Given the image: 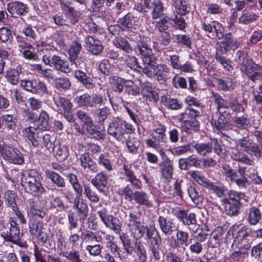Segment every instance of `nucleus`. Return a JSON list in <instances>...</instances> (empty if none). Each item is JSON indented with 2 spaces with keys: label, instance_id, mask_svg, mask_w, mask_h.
Wrapping results in <instances>:
<instances>
[{
  "label": "nucleus",
  "instance_id": "f257e3e1",
  "mask_svg": "<svg viewBox=\"0 0 262 262\" xmlns=\"http://www.w3.org/2000/svg\"><path fill=\"white\" fill-rule=\"evenodd\" d=\"M43 53L42 61L45 65L49 66L55 70L64 74H69L73 71L69 62L61 57L56 55L55 48L49 45H45L42 49Z\"/></svg>",
  "mask_w": 262,
  "mask_h": 262
},
{
  "label": "nucleus",
  "instance_id": "f03ea898",
  "mask_svg": "<svg viewBox=\"0 0 262 262\" xmlns=\"http://www.w3.org/2000/svg\"><path fill=\"white\" fill-rule=\"evenodd\" d=\"M39 125L38 128L29 126L23 130V135L31 143L32 145L36 147L38 146L40 141L41 136L39 130H49L51 127L49 122V117L48 113L44 111L40 112L38 118Z\"/></svg>",
  "mask_w": 262,
  "mask_h": 262
},
{
  "label": "nucleus",
  "instance_id": "7ed1b4c3",
  "mask_svg": "<svg viewBox=\"0 0 262 262\" xmlns=\"http://www.w3.org/2000/svg\"><path fill=\"white\" fill-rule=\"evenodd\" d=\"M22 186L31 193L42 194L45 191L39 174L34 170H25L20 172Z\"/></svg>",
  "mask_w": 262,
  "mask_h": 262
},
{
  "label": "nucleus",
  "instance_id": "20e7f679",
  "mask_svg": "<svg viewBox=\"0 0 262 262\" xmlns=\"http://www.w3.org/2000/svg\"><path fill=\"white\" fill-rule=\"evenodd\" d=\"M235 58L243 73L248 76L253 81L258 78L260 76V67L254 63L247 53L244 51H238L236 54Z\"/></svg>",
  "mask_w": 262,
  "mask_h": 262
},
{
  "label": "nucleus",
  "instance_id": "39448f33",
  "mask_svg": "<svg viewBox=\"0 0 262 262\" xmlns=\"http://www.w3.org/2000/svg\"><path fill=\"white\" fill-rule=\"evenodd\" d=\"M127 225L129 232L135 239H140L145 233V226L141 225L139 214L136 211L129 212Z\"/></svg>",
  "mask_w": 262,
  "mask_h": 262
},
{
  "label": "nucleus",
  "instance_id": "423d86ee",
  "mask_svg": "<svg viewBox=\"0 0 262 262\" xmlns=\"http://www.w3.org/2000/svg\"><path fill=\"white\" fill-rule=\"evenodd\" d=\"M10 226L8 229L5 227L4 221H1L0 224L3 226L4 229H0L1 236L6 241L17 244L20 238V230L18 225L12 218L9 221Z\"/></svg>",
  "mask_w": 262,
  "mask_h": 262
},
{
  "label": "nucleus",
  "instance_id": "0eeeda50",
  "mask_svg": "<svg viewBox=\"0 0 262 262\" xmlns=\"http://www.w3.org/2000/svg\"><path fill=\"white\" fill-rule=\"evenodd\" d=\"M236 232V236L234 238L233 244L235 245L240 248L248 249L250 247L248 242L247 237L248 233L246 228L245 227H242L239 228L238 225H233L227 234L228 237L234 236Z\"/></svg>",
  "mask_w": 262,
  "mask_h": 262
},
{
  "label": "nucleus",
  "instance_id": "6e6552de",
  "mask_svg": "<svg viewBox=\"0 0 262 262\" xmlns=\"http://www.w3.org/2000/svg\"><path fill=\"white\" fill-rule=\"evenodd\" d=\"M0 151L4 159L11 163L20 165L24 163L23 155L16 148L4 144L0 147Z\"/></svg>",
  "mask_w": 262,
  "mask_h": 262
},
{
  "label": "nucleus",
  "instance_id": "1a4fd4ad",
  "mask_svg": "<svg viewBox=\"0 0 262 262\" xmlns=\"http://www.w3.org/2000/svg\"><path fill=\"white\" fill-rule=\"evenodd\" d=\"M166 127L160 124L157 128L153 129L151 134L152 139H148L145 141L147 147L159 149L167 141L165 134Z\"/></svg>",
  "mask_w": 262,
  "mask_h": 262
},
{
  "label": "nucleus",
  "instance_id": "9d476101",
  "mask_svg": "<svg viewBox=\"0 0 262 262\" xmlns=\"http://www.w3.org/2000/svg\"><path fill=\"white\" fill-rule=\"evenodd\" d=\"M74 101L79 105L86 107H95L103 103V97L101 95L85 93L74 98Z\"/></svg>",
  "mask_w": 262,
  "mask_h": 262
},
{
  "label": "nucleus",
  "instance_id": "9b49d317",
  "mask_svg": "<svg viewBox=\"0 0 262 262\" xmlns=\"http://www.w3.org/2000/svg\"><path fill=\"white\" fill-rule=\"evenodd\" d=\"M54 102L58 111L63 115L67 121L70 123L74 122L75 120L71 113L73 104L71 101L68 98L59 97L54 98Z\"/></svg>",
  "mask_w": 262,
  "mask_h": 262
},
{
  "label": "nucleus",
  "instance_id": "f8f14e48",
  "mask_svg": "<svg viewBox=\"0 0 262 262\" xmlns=\"http://www.w3.org/2000/svg\"><path fill=\"white\" fill-rule=\"evenodd\" d=\"M172 213L179 221L184 225L190 226L196 224V215L193 212H189L188 210L180 207H175L172 209Z\"/></svg>",
  "mask_w": 262,
  "mask_h": 262
},
{
  "label": "nucleus",
  "instance_id": "ddd939ff",
  "mask_svg": "<svg viewBox=\"0 0 262 262\" xmlns=\"http://www.w3.org/2000/svg\"><path fill=\"white\" fill-rule=\"evenodd\" d=\"M126 130L123 127V121L119 118L109 123L107 128V134L118 141H123Z\"/></svg>",
  "mask_w": 262,
  "mask_h": 262
},
{
  "label": "nucleus",
  "instance_id": "4468645a",
  "mask_svg": "<svg viewBox=\"0 0 262 262\" xmlns=\"http://www.w3.org/2000/svg\"><path fill=\"white\" fill-rule=\"evenodd\" d=\"M82 49L81 43L77 41H75L70 46L68 49L69 60L71 66L76 68H80L83 64L82 59L79 57L78 56Z\"/></svg>",
  "mask_w": 262,
  "mask_h": 262
},
{
  "label": "nucleus",
  "instance_id": "2eb2a0df",
  "mask_svg": "<svg viewBox=\"0 0 262 262\" xmlns=\"http://www.w3.org/2000/svg\"><path fill=\"white\" fill-rule=\"evenodd\" d=\"M237 145L243 148L245 152L249 154L251 157H255L259 158L261 157V151L258 145L253 143L246 137L239 139Z\"/></svg>",
  "mask_w": 262,
  "mask_h": 262
},
{
  "label": "nucleus",
  "instance_id": "dca6fc26",
  "mask_svg": "<svg viewBox=\"0 0 262 262\" xmlns=\"http://www.w3.org/2000/svg\"><path fill=\"white\" fill-rule=\"evenodd\" d=\"M222 38L223 40L220 42L217 48L218 52H221V53L226 54L232 48L233 49L237 48L239 45V43L232 36L231 33L224 35V37Z\"/></svg>",
  "mask_w": 262,
  "mask_h": 262
},
{
  "label": "nucleus",
  "instance_id": "f3484780",
  "mask_svg": "<svg viewBox=\"0 0 262 262\" xmlns=\"http://www.w3.org/2000/svg\"><path fill=\"white\" fill-rule=\"evenodd\" d=\"M139 23V17L134 12H128L118 20V23L123 27V30L135 29L138 26Z\"/></svg>",
  "mask_w": 262,
  "mask_h": 262
},
{
  "label": "nucleus",
  "instance_id": "a211bd4d",
  "mask_svg": "<svg viewBox=\"0 0 262 262\" xmlns=\"http://www.w3.org/2000/svg\"><path fill=\"white\" fill-rule=\"evenodd\" d=\"M228 119L220 111H217L212 115L210 123L214 130L219 133L227 126Z\"/></svg>",
  "mask_w": 262,
  "mask_h": 262
},
{
  "label": "nucleus",
  "instance_id": "6ab92c4d",
  "mask_svg": "<svg viewBox=\"0 0 262 262\" xmlns=\"http://www.w3.org/2000/svg\"><path fill=\"white\" fill-rule=\"evenodd\" d=\"M79 161L84 172L95 173L98 171L96 163L90 157L88 153L82 154L79 159Z\"/></svg>",
  "mask_w": 262,
  "mask_h": 262
},
{
  "label": "nucleus",
  "instance_id": "aec40b11",
  "mask_svg": "<svg viewBox=\"0 0 262 262\" xmlns=\"http://www.w3.org/2000/svg\"><path fill=\"white\" fill-rule=\"evenodd\" d=\"M161 243V238L158 232L152 241L149 242V248L151 251L153 257L156 260H159L164 254V250H162L160 245Z\"/></svg>",
  "mask_w": 262,
  "mask_h": 262
},
{
  "label": "nucleus",
  "instance_id": "412c9836",
  "mask_svg": "<svg viewBox=\"0 0 262 262\" xmlns=\"http://www.w3.org/2000/svg\"><path fill=\"white\" fill-rule=\"evenodd\" d=\"M158 223L160 229L165 235H169L174 231L175 224L170 217L159 215Z\"/></svg>",
  "mask_w": 262,
  "mask_h": 262
},
{
  "label": "nucleus",
  "instance_id": "4be33fe9",
  "mask_svg": "<svg viewBox=\"0 0 262 262\" xmlns=\"http://www.w3.org/2000/svg\"><path fill=\"white\" fill-rule=\"evenodd\" d=\"M108 177L104 171L98 173L92 179V184L100 192H105V188L107 185Z\"/></svg>",
  "mask_w": 262,
  "mask_h": 262
},
{
  "label": "nucleus",
  "instance_id": "5701e85b",
  "mask_svg": "<svg viewBox=\"0 0 262 262\" xmlns=\"http://www.w3.org/2000/svg\"><path fill=\"white\" fill-rule=\"evenodd\" d=\"M73 207L77 210L80 219L84 220L88 215L89 208L85 200L78 195L74 199Z\"/></svg>",
  "mask_w": 262,
  "mask_h": 262
},
{
  "label": "nucleus",
  "instance_id": "b1692460",
  "mask_svg": "<svg viewBox=\"0 0 262 262\" xmlns=\"http://www.w3.org/2000/svg\"><path fill=\"white\" fill-rule=\"evenodd\" d=\"M22 73V67L18 65L15 68H10L6 72L5 78L9 83L15 85L19 82Z\"/></svg>",
  "mask_w": 262,
  "mask_h": 262
},
{
  "label": "nucleus",
  "instance_id": "393cba45",
  "mask_svg": "<svg viewBox=\"0 0 262 262\" xmlns=\"http://www.w3.org/2000/svg\"><path fill=\"white\" fill-rule=\"evenodd\" d=\"M133 200L139 205L150 208L152 206V201L150 195L143 190H137L134 192Z\"/></svg>",
  "mask_w": 262,
  "mask_h": 262
},
{
  "label": "nucleus",
  "instance_id": "a878e982",
  "mask_svg": "<svg viewBox=\"0 0 262 262\" xmlns=\"http://www.w3.org/2000/svg\"><path fill=\"white\" fill-rule=\"evenodd\" d=\"M135 51L137 54L142 56L144 63L152 62V50L147 43L143 42L138 43L135 48Z\"/></svg>",
  "mask_w": 262,
  "mask_h": 262
},
{
  "label": "nucleus",
  "instance_id": "bb28decb",
  "mask_svg": "<svg viewBox=\"0 0 262 262\" xmlns=\"http://www.w3.org/2000/svg\"><path fill=\"white\" fill-rule=\"evenodd\" d=\"M85 42L87 49L94 55H98L103 49L101 41L91 36L85 37Z\"/></svg>",
  "mask_w": 262,
  "mask_h": 262
},
{
  "label": "nucleus",
  "instance_id": "cd10ccee",
  "mask_svg": "<svg viewBox=\"0 0 262 262\" xmlns=\"http://www.w3.org/2000/svg\"><path fill=\"white\" fill-rule=\"evenodd\" d=\"M216 81L219 89L225 92L232 91L236 83L235 79L232 77L219 78Z\"/></svg>",
  "mask_w": 262,
  "mask_h": 262
},
{
  "label": "nucleus",
  "instance_id": "c85d7f7f",
  "mask_svg": "<svg viewBox=\"0 0 262 262\" xmlns=\"http://www.w3.org/2000/svg\"><path fill=\"white\" fill-rule=\"evenodd\" d=\"M169 72V68L165 64L161 63L155 66L154 75L157 77L158 81L161 84L166 82L167 78V74Z\"/></svg>",
  "mask_w": 262,
  "mask_h": 262
},
{
  "label": "nucleus",
  "instance_id": "c756f323",
  "mask_svg": "<svg viewBox=\"0 0 262 262\" xmlns=\"http://www.w3.org/2000/svg\"><path fill=\"white\" fill-rule=\"evenodd\" d=\"M179 167L182 170H187L191 167H199L200 160L194 155L186 158H181L179 161Z\"/></svg>",
  "mask_w": 262,
  "mask_h": 262
},
{
  "label": "nucleus",
  "instance_id": "7c9ffc66",
  "mask_svg": "<svg viewBox=\"0 0 262 262\" xmlns=\"http://www.w3.org/2000/svg\"><path fill=\"white\" fill-rule=\"evenodd\" d=\"M8 11L12 15H22L26 12V6L22 3L13 2L8 4Z\"/></svg>",
  "mask_w": 262,
  "mask_h": 262
},
{
  "label": "nucleus",
  "instance_id": "2f4dec72",
  "mask_svg": "<svg viewBox=\"0 0 262 262\" xmlns=\"http://www.w3.org/2000/svg\"><path fill=\"white\" fill-rule=\"evenodd\" d=\"M76 116L83 123V128L86 130L87 133H93V130L92 127H93V121L86 113L85 112L78 110L76 112Z\"/></svg>",
  "mask_w": 262,
  "mask_h": 262
},
{
  "label": "nucleus",
  "instance_id": "473e14b6",
  "mask_svg": "<svg viewBox=\"0 0 262 262\" xmlns=\"http://www.w3.org/2000/svg\"><path fill=\"white\" fill-rule=\"evenodd\" d=\"M54 152L55 156L57 160L59 161H63L69 156V149L67 145L61 143L56 144L54 147V150H52Z\"/></svg>",
  "mask_w": 262,
  "mask_h": 262
},
{
  "label": "nucleus",
  "instance_id": "72a5a7b5",
  "mask_svg": "<svg viewBox=\"0 0 262 262\" xmlns=\"http://www.w3.org/2000/svg\"><path fill=\"white\" fill-rule=\"evenodd\" d=\"M33 70L41 77L48 80H54L56 76L54 75L53 71L51 69H45L40 64L32 65Z\"/></svg>",
  "mask_w": 262,
  "mask_h": 262
},
{
  "label": "nucleus",
  "instance_id": "f704fd0d",
  "mask_svg": "<svg viewBox=\"0 0 262 262\" xmlns=\"http://www.w3.org/2000/svg\"><path fill=\"white\" fill-rule=\"evenodd\" d=\"M229 107L236 113L243 112L247 105L244 100L239 102L237 98L232 94L229 96Z\"/></svg>",
  "mask_w": 262,
  "mask_h": 262
},
{
  "label": "nucleus",
  "instance_id": "c9c22d12",
  "mask_svg": "<svg viewBox=\"0 0 262 262\" xmlns=\"http://www.w3.org/2000/svg\"><path fill=\"white\" fill-rule=\"evenodd\" d=\"M191 146L195 149L198 154L203 157L211 152V144L209 142L205 143L192 142Z\"/></svg>",
  "mask_w": 262,
  "mask_h": 262
},
{
  "label": "nucleus",
  "instance_id": "e433bc0d",
  "mask_svg": "<svg viewBox=\"0 0 262 262\" xmlns=\"http://www.w3.org/2000/svg\"><path fill=\"white\" fill-rule=\"evenodd\" d=\"M231 158L236 161L249 165L253 166L255 164L254 161L244 154V152L237 149L234 150L231 154Z\"/></svg>",
  "mask_w": 262,
  "mask_h": 262
},
{
  "label": "nucleus",
  "instance_id": "4c0bfd02",
  "mask_svg": "<svg viewBox=\"0 0 262 262\" xmlns=\"http://www.w3.org/2000/svg\"><path fill=\"white\" fill-rule=\"evenodd\" d=\"M174 7L177 14L185 15L190 11L188 0H174Z\"/></svg>",
  "mask_w": 262,
  "mask_h": 262
},
{
  "label": "nucleus",
  "instance_id": "58836bf2",
  "mask_svg": "<svg viewBox=\"0 0 262 262\" xmlns=\"http://www.w3.org/2000/svg\"><path fill=\"white\" fill-rule=\"evenodd\" d=\"M224 233L223 229L218 227L216 228L212 232V235L210 237L208 246L212 248H217L220 246L221 237Z\"/></svg>",
  "mask_w": 262,
  "mask_h": 262
},
{
  "label": "nucleus",
  "instance_id": "ea45409f",
  "mask_svg": "<svg viewBox=\"0 0 262 262\" xmlns=\"http://www.w3.org/2000/svg\"><path fill=\"white\" fill-rule=\"evenodd\" d=\"M205 188L211 190L220 198L223 197L226 190V187L220 182L212 183L210 180Z\"/></svg>",
  "mask_w": 262,
  "mask_h": 262
},
{
  "label": "nucleus",
  "instance_id": "a19ab883",
  "mask_svg": "<svg viewBox=\"0 0 262 262\" xmlns=\"http://www.w3.org/2000/svg\"><path fill=\"white\" fill-rule=\"evenodd\" d=\"M126 80L117 76L110 78V82L111 89L117 93H121L123 91L124 84Z\"/></svg>",
  "mask_w": 262,
  "mask_h": 262
},
{
  "label": "nucleus",
  "instance_id": "79ce46f5",
  "mask_svg": "<svg viewBox=\"0 0 262 262\" xmlns=\"http://www.w3.org/2000/svg\"><path fill=\"white\" fill-rule=\"evenodd\" d=\"M55 88L60 92H65L70 89L71 82L67 77L55 78L54 80Z\"/></svg>",
  "mask_w": 262,
  "mask_h": 262
},
{
  "label": "nucleus",
  "instance_id": "37998d69",
  "mask_svg": "<svg viewBox=\"0 0 262 262\" xmlns=\"http://www.w3.org/2000/svg\"><path fill=\"white\" fill-rule=\"evenodd\" d=\"M151 17L153 19H157L164 15V7L160 0H154L151 3Z\"/></svg>",
  "mask_w": 262,
  "mask_h": 262
},
{
  "label": "nucleus",
  "instance_id": "c03bdc74",
  "mask_svg": "<svg viewBox=\"0 0 262 262\" xmlns=\"http://www.w3.org/2000/svg\"><path fill=\"white\" fill-rule=\"evenodd\" d=\"M45 174L46 177L50 179L57 187H63L65 186L64 179L58 173L53 171L47 169L45 171Z\"/></svg>",
  "mask_w": 262,
  "mask_h": 262
},
{
  "label": "nucleus",
  "instance_id": "a18cd8bd",
  "mask_svg": "<svg viewBox=\"0 0 262 262\" xmlns=\"http://www.w3.org/2000/svg\"><path fill=\"white\" fill-rule=\"evenodd\" d=\"M226 205L225 210L226 213L230 216H237L239 213L240 203H232L227 199L224 200Z\"/></svg>",
  "mask_w": 262,
  "mask_h": 262
},
{
  "label": "nucleus",
  "instance_id": "49530a36",
  "mask_svg": "<svg viewBox=\"0 0 262 262\" xmlns=\"http://www.w3.org/2000/svg\"><path fill=\"white\" fill-rule=\"evenodd\" d=\"M114 46L129 53L133 51V48L129 42L124 37L120 36L116 37L113 40Z\"/></svg>",
  "mask_w": 262,
  "mask_h": 262
},
{
  "label": "nucleus",
  "instance_id": "de8ad7c7",
  "mask_svg": "<svg viewBox=\"0 0 262 262\" xmlns=\"http://www.w3.org/2000/svg\"><path fill=\"white\" fill-rule=\"evenodd\" d=\"M257 18L258 16L255 14L248 10H244L242 11L238 21L240 24L248 25L255 21Z\"/></svg>",
  "mask_w": 262,
  "mask_h": 262
},
{
  "label": "nucleus",
  "instance_id": "09e8293b",
  "mask_svg": "<svg viewBox=\"0 0 262 262\" xmlns=\"http://www.w3.org/2000/svg\"><path fill=\"white\" fill-rule=\"evenodd\" d=\"M188 174L190 176V178L193 180L197 182L199 184L202 185L204 187H206L207 183L209 181V180L207 179L204 175V174L200 171L194 170L189 171Z\"/></svg>",
  "mask_w": 262,
  "mask_h": 262
},
{
  "label": "nucleus",
  "instance_id": "8fccbe9b",
  "mask_svg": "<svg viewBox=\"0 0 262 262\" xmlns=\"http://www.w3.org/2000/svg\"><path fill=\"white\" fill-rule=\"evenodd\" d=\"M136 239L135 246L137 250V254L138 256V262H146L147 255L146 250L144 245V244L140 241H138Z\"/></svg>",
  "mask_w": 262,
  "mask_h": 262
},
{
  "label": "nucleus",
  "instance_id": "3c124183",
  "mask_svg": "<svg viewBox=\"0 0 262 262\" xmlns=\"http://www.w3.org/2000/svg\"><path fill=\"white\" fill-rule=\"evenodd\" d=\"M261 219V213L259 209L255 207L249 210L248 221L250 225H256Z\"/></svg>",
  "mask_w": 262,
  "mask_h": 262
},
{
  "label": "nucleus",
  "instance_id": "603ef678",
  "mask_svg": "<svg viewBox=\"0 0 262 262\" xmlns=\"http://www.w3.org/2000/svg\"><path fill=\"white\" fill-rule=\"evenodd\" d=\"M95 159L98 164L103 166L107 171H111L113 170V165L107 154H100Z\"/></svg>",
  "mask_w": 262,
  "mask_h": 262
},
{
  "label": "nucleus",
  "instance_id": "864d4df0",
  "mask_svg": "<svg viewBox=\"0 0 262 262\" xmlns=\"http://www.w3.org/2000/svg\"><path fill=\"white\" fill-rule=\"evenodd\" d=\"M16 196L15 193L11 190L7 191L5 194V204L13 211H17L18 208L15 202Z\"/></svg>",
  "mask_w": 262,
  "mask_h": 262
},
{
  "label": "nucleus",
  "instance_id": "5fc2aeb1",
  "mask_svg": "<svg viewBox=\"0 0 262 262\" xmlns=\"http://www.w3.org/2000/svg\"><path fill=\"white\" fill-rule=\"evenodd\" d=\"M42 223L40 221L31 219L29 220V231L31 234L35 235L42 231Z\"/></svg>",
  "mask_w": 262,
  "mask_h": 262
},
{
  "label": "nucleus",
  "instance_id": "6e6d98bb",
  "mask_svg": "<svg viewBox=\"0 0 262 262\" xmlns=\"http://www.w3.org/2000/svg\"><path fill=\"white\" fill-rule=\"evenodd\" d=\"M212 99L217 104V111L221 108H227L229 107V101L224 99L219 93L213 91L211 93Z\"/></svg>",
  "mask_w": 262,
  "mask_h": 262
},
{
  "label": "nucleus",
  "instance_id": "4d7b16f0",
  "mask_svg": "<svg viewBox=\"0 0 262 262\" xmlns=\"http://www.w3.org/2000/svg\"><path fill=\"white\" fill-rule=\"evenodd\" d=\"M164 105L169 109L178 110L183 106V103L180 100L170 97L165 98L164 101Z\"/></svg>",
  "mask_w": 262,
  "mask_h": 262
},
{
  "label": "nucleus",
  "instance_id": "13d9d810",
  "mask_svg": "<svg viewBox=\"0 0 262 262\" xmlns=\"http://www.w3.org/2000/svg\"><path fill=\"white\" fill-rule=\"evenodd\" d=\"M187 192L191 200L196 204L201 203L203 201V196L194 187L189 186L187 187Z\"/></svg>",
  "mask_w": 262,
  "mask_h": 262
},
{
  "label": "nucleus",
  "instance_id": "bf43d9fd",
  "mask_svg": "<svg viewBox=\"0 0 262 262\" xmlns=\"http://www.w3.org/2000/svg\"><path fill=\"white\" fill-rule=\"evenodd\" d=\"M105 226L116 233H119L121 229V223L116 217L113 216Z\"/></svg>",
  "mask_w": 262,
  "mask_h": 262
},
{
  "label": "nucleus",
  "instance_id": "052dcab7",
  "mask_svg": "<svg viewBox=\"0 0 262 262\" xmlns=\"http://www.w3.org/2000/svg\"><path fill=\"white\" fill-rule=\"evenodd\" d=\"M84 194L85 197L92 203H97L99 201V197L96 192L89 185H84Z\"/></svg>",
  "mask_w": 262,
  "mask_h": 262
},
{
  "label": "nucleus",
  "instance_id": "680f3d73",
  "mask_svg": "<svg viewBox=\"0 0 262 262\" xmlns=\"http://www.w3.org/2000/svg\"><path fill=\"white\" fill-rule=\"evenodd\" d=\"M212 33H210L213 37L221 39L224 37V28L222 25L216 21H214L212 25Z\"/></svg>",
  "mask_w": 262,
  "mask_h": 262
},
{
  "label": "nucleus",
  "instance_id": "e2e57ef3",
  "mask_svg": "<svg viewBox=\"0 0 262 262\" xmlns=\"http://www.w3.org/2000/svg\"><path fill=\"white\" fill-rule=\"evenodd\" d=\"M37 31L36 28H33L31 25H28L23 28L22 32L27 37L35 40L38 37Z\"/></svg>",
  "mask_w": 262,
  "mask_h": 262
},
{
  "label": "nucleus",
  "instance_id": "0e129e2a",
  "mask_svg": "<svg viewBox=\"0 0 262 262\" xmlns=\"http://www.w3.org/2000/svg\"><path fill=\"white\" fill-rule=\"evenodd\" d=\"M83 240L85 242L92 243L96 242H101L102 237L101 236H98L97 233L90 230H88L82 233Z\"/></svg>",
  "mask_w": 262,
  "mask_h": 262
},
{
  "label": "nucleus",
  "instance_id": "69168bd1",
  "mask_svg": "<svg viewBox=\"0 0 262 262\" xmlns=\"http://www.w3.org/2000/svg\"><path fill=\"white\" fill-rule=\"evenodd\" d=\"M126 145L129 151L132 154H136L140 145L138 139L133 136H129L126 142Z\"/></svg>",
  "mask_w": 262,
  "mask_h": 262
},
{
  "label": "nucleus",
  "instance_id": "338daca9",
  "mask_svg": "<svg viewBox=\"0 0 262 262\" xmlns=\"http://www.w3.org/2000/svg\"><path fill=\"white\" fill-rule=\"evenodd\" d=\"M2 124L10 129L14 130L16 126V119L11 115H5L2 117Z\"/></svg>",
  "mask_w": 262,
  "mask_h": 262
},
{
  "label": "nucleus",
  "instance_id": "774afa93",
  "mask_svg": "<svg viewBox=\"0 0 262 262\" xmlns=\"http://www.w3.org/2000/svg\"><path fill=\"white\" fill-rule=\"evenodd\" d=\"M173 39L177 43L182 44L188 48H191V40L188 36L185 34H177L173 36Z\"/></svg>",
  "mask_w": 262,
  "mask_h": 262
}]
</instances>
